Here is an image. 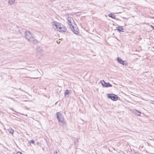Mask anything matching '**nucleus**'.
<instances>
[{
	"mask_svg": "<svg viewBox=\"0 0 154 154\" xmlns=\"http://www.w3.org/2000/svg\"><path fill=\"white\" fill-rule=\"evenodd\" d=\"M51 24L52 28L55 31L62 32H65L66 30V27L60 23L53 21L51 22Z\"/></svg>",
	"mask_w": 154,
	"mask_h": 154,
	"instance_id": "obj_1",
	"label": "nucleus"
},
{
	"mask_svg": "<svg viewBox=\"0 0 154 154\" xmlns=\"http://www.w3.org/2000/svg\"><path fill=\"white\" fill-rule=\"evenodd\" d=\"M67 23L72 31L75 34L79 33V29L75 23L73 19L71 17H68L67 18Z\"/></svg>",
	"mask_w": 154,
	"mask_h": 154,
	"instance_id": "obj_2",
	"label": "nucleus"
},
{
	"mask_svg": "<svg viewBox=\"0 0 154 154\" xmlns=\"http://www.w3.org/2000/svg\"><path fill=\"white\" fill-rule=\"evenodd\" d=\"M56 115L60 125L61 126H64L66 123V122L64 118L63 115L60 112H57Z\"/></svg>",
	"mask_w": 154,
	"mask_h": 154,
	"instance_id": "obj_3",
	"label": "nucleus"
},
{
	"mask_svg": "<svg viewBox=\"0 0 154 154\" xmlns=\"http://www.w3.org/2000/svg\"><path fill=\"white\" fill-rule=\"evenodd\" d=\"M25 36L26 38L29 41L35 43L37 40L33 36L31 33L29 31H27L25 34Z\"/></svg>",
	"mask_w": 154,
	"mask_h": 154,
	"instance_id": "obj_4",
	"label": "nucleus"
},
{
	"mask_svg": "<svg viewBox=\"0 0 154 154\" xmlns=\"http://www.w3.org/2000/svg\"><path fill=\"white\" fill-rule=\"evenodd\" d=\"M100 82L103 86L104 87H111L112 86V85L110 84L109 83H106L103 80H101Z\"/></svg>",
	"mask_w": 154,
	"mask_h": 154,
	"instance_id": "obj_5",
	"label": "nucleus"
},
{
	"mask_svg": "<svg viewBox=\"0 0 154 154\" xmlns=\"http://www.w3.org/2000/svg\"><path fill=\"white\" fill-rule=\"evenodd\" d=\"M39 72L38 70H35L33 71L32 73V74L33 75V77H30L32 79H37L38 78V77H37L39 73Z\"/></svg>",
	"mask_w": 154,
	"mask_h": 154,
	"instance_id": "obj_6",
	"label": "nucleus"
},
{
	"mask_svg": "<svg viewBox=\"0 0 154 154\" xmlns=\"http://www.w3.org/2000/svg\"><path fill=\"white\" fill-rule=\"evenodd\" d=\"M108 97L110 98L112 100L114 101L117 100L118 98L116 95L113 94H109L108 95Z\"/></svg>",
	"mask_w": 154,
	"mask_h": 154,
	"instance_id": "obj_7",
	"label": "nucleus"
},
{
	"mask_svg": "<svg viewBox=\"0 0 154 154\" xmlns=\"http://www.w3.org/2000/svg\"><path fill=\"white\" fill-rule=\"evenodd\" d=\"M117 60L118 62L120 64L127 66V63L125 61H123L120 58L118 57L117 58Z\"/></svg>",
	"mask_w": 154,
	"mask_h": 154,
	"instance_id": "obj_8",
	"label": "nucleus"
},
{
	"mask_svg": "<svg viewBox=\"0 0 154 154\" xmlns=\"http://www.w3.org/2000/svg\"><path fill=\"white\" fill-rule=\"evenodd\" d=\"M133 112L134 114L137 115L138 116H140L141 113L140 112L137 110H134Z\"/></svg>",
	"mask_w": 154,
	"mask_h": 154,
	"instance_id": "obj_9",
	"label": "nucleus"
},
{
	"mask_svg": "<svg viewBox=\"0 0 154 154\" xmlns=\"http://www.w3.org/2000/svg\"><path fill=\"white\" fill-rule=\"evenodd\" d=\"M15 1V0H8V3L10 5H11L14 3Z\"/></svg>",
	"mask_w": 154,
	"mask_h": 154,
	"instance_id": "obj_10",
	"label": "nucleus"
},
{
	"mask_svg": "<svg viewBox=\"0 0 154 154\" xmlns=\"http://www.w3.org/2000/svg\"><path fill=\"white\" fill-rule=\"evenodd\" d=\"M69 91L68 90H66L65 91V96L66 97V95H68L69 94Z\"/></svg>",
	"mask_w": 154,
	"mask_h": 154,
	"instance_id": "obj_11",
	"label": "nucleus"
},
{
	"mask_svg": "<svg viewBox=\"0 0 154 154\" xmlns=\"http://www.w3.org/2000/svg\"><path fill=\"white\" fill-rule=\"evenodd\" d=\"M109 17L115 19L116 18V16L114 15H112V14H109Z\"/></svg>",
	"mask_w": 154,
	"mask_h": 154,
	"instance_id": "obj_12",
	"label": "nucleus"
},
{
	"mask_svg": "<svg viewBox=\"0 0 154 154\" xmlns=\"http://www.w3.org/2000/svg\"><path fill=\"white\" fill-rule=\"evenodd\" d=\"M123 28H122V27L120 26L119 28V29H118V31L120 32H124L123 31H122V30H123Z\"/></svg>",
	"mask_w": 154,
	"mask_h": 154,
	"instance_id": "obj_13",
	"label": "nucleus"
},
{
	"mask_svg": "<svg viewBox=\"0 0 154 154\" xmlns=\"http://www.w3.org/2000/svg\"><path fill=\"white\" fill-rule=\"evenodd\" d=\"M8 131L10 133H11L12 134H13V132H14V130L13 129H8Z\"/></svg>",
	"mask_w": 154,
	"mask_h": 154,
	"instance_id": "obj_14",
	"label": "nucleus"
},
{
	"mask_svg": "<svg viewBox=\"0 0 154 154\" xmlns=\"http://www.w3.org/2000/svg\"><path fill=\"white\" fill-rule=\"evenodd\" d=\"M30 143L32 144L34 143V141L33 140H32L30 141Z\"/></svg>",
	"mask_w": 154,
	"mask_h": 154,
	"instance_id": "obj_15",
	"label": "nucleus"
},
{
	"mask_svg": "<svg viewBox=\"0 0 154 154\" xmlns=\"http://www.w3.org/2000/svg\"><path fill=\"white\" fill-rule=\"evenodd\" d=\"M151 27H152L153 29H154V26H152V25H150V26Z\"/></svg>",
	"mask_w": 154,
	"mask_h": 154,
	"instance_id": "obj_16",
	"label": "nucleus"
},
{
	"mask_svg": "<svg viewBox=\"0 0 154 154\" xmlns=\"http://www.w3.org/2000/svg\"><path fill=\"white\" fill-rule=\"evenodd\" d=\"M57 42L58 44H59L60 43V41H57Z\"/></svg>",
	"mask_w": 154,
	"mask_h": 154,
	"instance_id": "obj_17",
	"label": "nucleus"
},
{
	"mask_svg": "<svg viewBox=\"0 0 154 154\" xmlns=\"http://www.w3.org/2000/svg\"><path fill=\"white\" fill-rule=\"evenodd\" d=\"M54 153H55L56 154H57V152L56 151L55 152H54Z\"/></svg>",
	"mask_w": 154,
	"mask_h": 154,
	"instance_id": "obj_18",
	"label": "nucleus"
},
{
	"mask_svg": "<svg viewBox=\"0 0 154 154\" xmlns=\"http://www.w3.org/2000/svg\"><path fill=\"white\" fill-rule=\"evenodd\" d=\"M54 154H55V153H54Z\"/></svg>",
	"mask_w": 154,
	"mask_h": 154,
	"instance_id": "obj_19",
	"label": "nucleus"
}]
</instances>
